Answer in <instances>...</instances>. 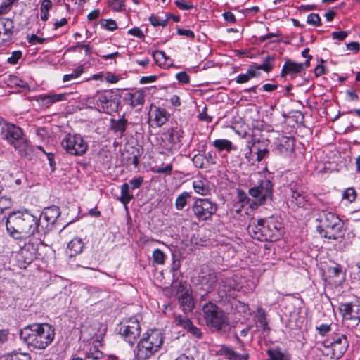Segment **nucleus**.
<instances>
[{"mask_svg": "<svg viewBox=\"0 0 360 360\" xmlns=\"http://www.w3.org/2000/svg\"><path fill=\"white\" fill-rule=\"evenodd\" d=\"M6 228L9 236L20 240L47 232L40 224V219L27 210L9 213L6 219Z\"/></svg>", "mask_w": 360, "mask_h": 360, "instance_id": "nucleus-1", "label": "nucleus"}, {"mask_svg": "<svg viewBox=\"0 0 360 360\" xmlns=\"http://www.w3.org/2000/svg\"><path fill=\"white\" fill-rule=\"evenodd\" d=\"M55 328L48 323H34L25 326L20 330V340L29 348L44 349L55 338Z\"/></svg>", "mask_w": 360, "mask_h": 360, "instance_id": "nucleus-2", "label": "nucleus"}, {"mask_svg": "<svg viewBox=\"0 0 360 360\" xmlns=\"http://www.w3.org/2000/svg\"><path fill=\"white\" fill-rule=\"evenodd\" d=\"M283 224L278 217L257 219L252 217L248 227L249 234L254 239L260 241H276L282 236Z\"/></svg>", "mask_w": 360, "mask_h": 360, "instance_id": "nucleus-3", "label": "nucleus"}, {"mask_svg": "<svg viewBox=\"0 0 360 360\" xmlns=\"http://www.w3.org/2000/svg\"><path fill=\"white\" fill-rule=\"evenodd\" d=\"M316 216V221L319 223L316 231L322 238L334 240L345 238L347 229L338 215L328 210H321Z\"/></svg>", "mask_w": 360, "mask_h": 360, "instance_id": "nucleus-4", "label": "nucleus"}, {"mask_svg": "<svg viewBox=\"0 0 360 360\" xmlns=\"http://www.w3.org/2000/svg\"><path fill=\"white\" fill-rule=\"evenodd\" d=\"M165 340L159 329H151L143 333L134 349L136 360H146L159 352Z\"/></svg>", "mask_w": 360, "mask_h": 360, "instance_id": "nucleus-5", "label": "nucleus"}, {"mask_svg": "<svg viewBox=\"0 0 360 360\" xmlns=\"http://www.w3.org/2000/svg\"><path fill=\"white\" fill-rule=\"evenodd\" d=\"M202 316L212 332H220L229 325L226 314L212 302L208 301L202 304Z\"/></svg>", "mask_w": 360, "mask_h": 360, "instance_id": "nucleus-6", "label": "nucleus"}, {"mask_svg": "<svg viewBox=\"0 0 360 360\" xmlns=\"http://www.w3.org/2000/svg\"><path fill=\"white\" fill-rule=\"evenodd\" d=\"M257 181L252 183L249 189V194L257 199L259 205L264 204L267 200H271L274 195V176L271 173L267 174H257L254 177H257Z\"/></svg>", "mask_w": 360, "mask_h": 360, "instance_id": "nucleus-7", "label": "nucleus"}, {"mask_svg": "<svg viewBox=\"0 0 360 360\" xmlns=\"http://www.w3.org/2000/svg\"><path fill=\"white\" fill-rule=\"evenodd\" d=\"M3 138L18 150L21 156L26 155V150L29 146L27 140L24 137L22 129L18 126L6 123V127H2Z\"/></svg>", "mask_w": 360, "mask_h": 360, "instance_id": "nucleus-8", "label": "nucleus"}, {"mask_svg": "<svg viewBox=\"0 0 360 360\" xmlns=\"http://www.w3.org/2000/svg\"><path fill=\"white\" fill-rule=\"evenodd\" d=\"M193 216L198 221H208L218 210V205L210 198H196L191 206Z\"/></svg>", "mask_w": 360, "mask_h": 360, "instance_id": "nucleus-9", "label": "nucleus"}, {"mask_svg": "<svg viewBox=\"0 0 360 360\" xmlns=\"http://www.w3.org/2000/svg\"><path fill=\"white\" fill-rule=\"evenodd\" d=\"M116 330L130 345H134L141 331L139 321L134 316L123 319L117 325Z\"/></svg>", "mask_w": 360, "mask_h": 360, "instance_id": "nucleus-10", "label": "nucleus"}, {"mask_svg": "<svg viewBox=\"0 0 360 360\" xmlns=\"http://www.w3.org/2000/svg\"><path fill=\"white\" fill-rule=\"evenodd\" d=\"M184 131L182 129L171 127L161 134L160 145L165 150L174 153L179 150L182 146Z\"/></svg>", "mask_w": 360, "mask_h": 360, "instance_id": "nucleus-11", "label": "nucleus"}, {"mask_svg": "<svg viewBox=\"0 0 360 360\" xmlns=\"http://www.w3.org/2000/svg\"><path fill=\"white\" fill-rule=\"evenodd\" d=\"M61 146L68 153L75 156L85 154L89 147L81 135L71 134L65 136L61 141Z\"/></svg>", "mask_w": 360, "mask_h": 360, "instance_id": "nucleus-12", "label": "nucleus"}, {"mask_svg": "<svg viewBox=\"0 0 360 360\" xmlns=\"http://www.w3.org/2000/svg\"><path fill=\"white\" fill-rule=\"evenodd\" d=\"M217 283V294L221 299L236 298L237 292L239 291L238 284L232 276L219 273Z\"/></svg>", "mask_w": 360, "mask_h": 360, "instance_id": "nucleus-13", "label": "nucleus"}, {"mask_svg": "<svg viewBox=\"0 0 360 360\" xmlns=\"http://www.w3.org/2000/svg\"><path fill=\"white\" fill-rule=\"evenodd\" d=\"M339 311L343 321H349V326L354 328L360 322V304L358 301L341 302Z\"/></svg>", "mask_w": 360, "mask_h": 360, "instance_id": "nucleus-14", "label": "nucleus"}, {"mask_svg": "<svg viewBox=\"0 0 360 360\" xmlns=\"http://www.w3.org/2000/svg\"><path fill=\"white\" fill-rule=\"evenodd\" d=\"M96 104L99 111L107 114L118 110L119 101L112 91H105L96 97Z\"/></svg>", "mask_w": 360, "mask_h": 360, "instance_id": "nucleus-15", "label": "nucleus"}, {"mask_svg": "<svg viewBox=\"0 0 360 360\" xmlns=\"http://www.w3.org/2000/svg\"><path fill=\"white\" fill-rule=\"evenodd\" d=\"M270 141L267 139H254L252 145L249 146V153L245 154V158L250 162V157L255 154L257 155L256 161L262 162L269 158Z\"/></svg>", "mask_w": 360, "mask_h": 360, "instance_id": "nucleus-16", "label": "nucleus"}, {"mask_svg": "<svg viewBox=\"0 0 360 360\" xmlns=\"http://www.w3.org/2000/svg\"><path fill=\"white\" fill-rule=\"evenodd\" d=\"M17 33L11 19L0 18V44L11 43Z\"/></svg>", "mask_w": 360, "mask_h": 360, "instance_id": "nucleus-17", "label": "nucleus"}, {"mask_svg": "<svg viewBox=\"0 0 360 360\" xmlns=\"http://www.w3.org/2000/svg\"><path fill=\"white\" fill-rule=\"evenodd\" d=\"M219 277V273L214 271H210L207 274L200 276V283L205 290V293L201 295L200 302L205 300V296L215 289Z\"/></svg>", "mask_w": 360, "mask_h": 360, "instance_id": "nucleus-18", "label": "nucleus"}, {"mask_svg": "<svg viewBox=\"0 0 360 360\" xmlns=\"http://www.w3.org/2000/svg\"><path fill=\"white\" fill-rule=\"evenodd\" d=\"M288 188L291 192V202L295 203L298 207H304L306 205L307 199L301 181L300 179L292 181L289 184Z\"/></svg>", "mask_w": 360, "mask_h": 360, "instance_id": "nucleus-19", "label": "nucleus"}, {"mask_svg": "<svg viewBox=\"0 0 360 360\" xmlns=\"http://www.w3.org/2000/svg\"><path fill=\"white\" fill-rule=\"evenodd\" d=\"M146 91L143 90H131L123 94L122 101L125 105L131 108L142 106L145 102Z\"/></svg>", "mask_w": 360, "mask_h": 360, "instance_id": "nucleus-20", "label": "nucleus"}, {"mask_svg": "<svg viewBox=\"0 0 360 360\" xmlns=\"http://www.w3.org/2000/svg\"><path fill=\"white\" fill-rule=\"evenodd\" d=\"M325 280H328L330 283L334 285H340L345 279V274L343 273L341 265L334 264L333 266H328L324 271Z\"/></svg>", "mask_w": 360, "mask_h": 360, "instance_id": "nucleus-21", "label": "nucleus"}, {"mask_svg": "<svg viewBox=\"0 0 360 360\" xmlns=\"http://www.w3.org/2000/svg\"><path fill=\"white\" fill-rule=\"evenodd\" d=\"M60 216V207L56 205H52L45 207L41 212L39 219H40V221L41 219L45 220L47 222L46 229L50 230L51 228H49V226H52Z\"/></svg>", "mask_w": 360, "mask_h": 360, "instance_id": "nucleus-22", "label": "nucleus"}, {"mask_svg": "<svg viewBox=\"0 0 360 360\" xmlns=\"http://www.w3.org/2000/svg\"><path fill=\"white\" fill-rule=\"evenodd\" d=\"M304 70V64L295 63L291 59L288 58L285 60V63L281 72L282 77H286L290 75L292 78L295 77L298 74Z\"/></svg>", "mask_w": 360, "mask_h": 360, "instance_id": "nucleus-23", "label": "nucleus"}, {"mask_svg": "<svg viewBox=\"0 0 360 360\" xmlns=\"http://www.w3.org/2000/svg\"><path fill=\"white\" fill-rule=\"evenodd\" d=\"M36 252L37 249L32 243H25L21 248L18 257V261L23 262L25 264L24 268L26 265L31 264L36 258Z\"/></svg>", "mask_w": 360, "mask_h": 360, "instance_id": "nucleus-24", "label": "nucleus"}, {"mask_svg": "<svg viewBox=\"0 0 360 360\" xmlns=\"http://www.w3.org/2000/svg\"><path fill=\"white\" fill-rule=\"evenodd\" d=\"M149 115L158 127H161L165 124L170 116L169 113L165 108L157 107L155 105H152L150 107Z\"/></svg>", "mask_w": 360, "mask_h": 360, "instance_id": "nucleus-25", "label": "nucleus"}, {"mask_svg": "<svg viewBox=\"0 0 360 360\" xmlns=\"http://www.w3.org/2000/svg\"><path fill=\"white\" fill-rule=\"evenodd\" d=\"M295 139L288 136H282L276 146V150L279 154L289 155L295 151Z\"/></svg>", "mask_w": 360, "mask_h": 360, "instance_id": "nucleus-26", "label": "nucleus"}, {"mask_svg": "<svg viewBox=\"0 0 360 360\" xmlns=\"http://www.w3.org/2000/svg\"><path fill=\"white\" fill-rule=\"evenodd\" d=\"M66 94H52L40 95L37 98V101L41 105L46 108H49L51 105L56 102L63 101L66 100Z\"/></svg>", "mask_w": 360, "mask_h": 360, "instance_id": "nucleus-27", "label": "nucleus"}, {"mask_svg": "<svg viewBox=\"0 0 360 360\" xmlns=\"http://www.w3.org/2000/svg\"><path fill=\"white\" fill-rule=\"evenodd\" d=\"M110 123V129L114 131L115 133H119L120 137H122L127 127V120L122 115V118L119 120L111 118Z\"/></svg>", "mask_w": 360, "mask_h": 360, "instance_id": "nucleus-28", "label": "nucleus"}, {"mask_svg": "<svg viewBox=\"0 0 360 360\" xmlns=\"http://www.w3.org/2000/svg\"><path fill=\"white\" fill-rule=\"evenodd\" d=\"M212 145L218 150L219 153H221L224 150H226V152H231L232 150L235 151L237 150V147L233 146L232 142L228 139H216L213 141Z\"/></svg>", "mask_w": 360, "mask_h": 360, "instance_id": "nucleus-29", "label": "nucleus"}, {"mask_svg": "<svg viewBox=\"0 0 360 360\" xmlns=\"http://www.w3.org/2000/svg\"><path fill=\"white\" fill-rule=\"evenodd\" d=\"M266 316V311L261 306L258 307L256 310L255 317L257 318V322L262 327L263 332L269 333L271 328L269 326V321Z\"/></svg>", "mask_w": 360, "mask_h": 360, "instance_id": "nucleus-30", "label": "nucleus"}, {"mask_svg": "<svg viewBox=\"0 0 360 360\" xmlns=\"http://www.w3.org/2000/svg\"><path fill=\"white\" fill-rule=\"evenodd\" d=\"M347 340L346 335L340 333H333L330 338L323 341L322 344L324 347L330 348L338 343L342 342Z\"/></svg>", "mask_w": 360, "mask_h": 360, "instance_id": "nucleus-31", "label": "nucleus"}, {"mask_svg": "<svg viewBox=\"0 0 360 360\" xmlns=\"http://www.w3.org/2000/svg\"><path fill=\"white\" fill-rule=\"evenodd\" d=\"M191 198V193L184 191L180 193L175 200V208L177 211L184 210L188 204V200Z\"/></svg>", "mask_w": 360, "mask_h": 360, "instance_id": "nucleus-32", "label": "nucleus"}, {"mask_svg": "<svg viewBox=\"0 0 360 360\" xmlns=\"http://www.w3.org/2000/svg\"><path fill=\"white\" fill-rule=\"evenodd\" d=\"M269 358L266 360H290L289 354L283 353L280 347L269 349L266 351Z\"/></svg>", "mask_w": 360, "mask_h": 360, "instance_id": "nucleus-33", "label": "nucleus"}, {"mask_svg": "<svg viewBox=\"0 0 360 360\" xmlns=\"http://www.w3.org/2000/svg\"><path fill=\"white\" fill-rule=\"evenodd\" d=\"M84 243L79 238H75L69 242L68 248L70 251V256L73 257L79 254L83 249Z\"/></svg>", "mask_w": 360, "mask_h": 360, "instance_id": "nucleus-34", "label": "nucleus"}, {"mask_svg": "<svg viewBox=\"0 0 360 360\" xmlns=\"http://www.w3.org/2000/svg\"><path fill=\"white\" fill-rule=\"evenodd\" d=\"M134 198L133 194L130 193L129 185L128 183H124L121 186V195L119 200L127 208V205Z\"/></svg>", "mask_w": 360, "mask_h": 360, "instance_id": "nucleus-35", "label": "nucleus"}, {"mask_svg": "<svg viewBox=\"0 0 360 360\" xmlns=\"http://www.w3.org/2000/svg\"><path fill=\"white\" fill-rule=\"evenodd\" d=\"M0 360H31V356L28 353L13 351L1 356Z\"/></svg>", "mask_w": 360, "mask_h": 360, "instance_id": "nucleus-36", "label": "nucleus"}, {"mask_svg": "<svg viewBox=\"0 0 360 360\" xmlns=\"http://www.w3.org/2000/svg\"><path fill=\"white\" fill-rule=\"evenodd\" d=\"M193 189L195 193L202 195H207L210 193V188L207 183L202 180H195L193 182Z\"/></svg>", "mask_w": 360, "mask_h": 360, "instance_id": "nucleus-37", "label": "nucleus"}, {"mask_svg": "<svg viewBox=\"0 0 360 360\" xmlns=\"http://www.w3.org/2000/svg\"><path fill=\"white\" fill-rule=\"evenodd\" d=\"M275 59L276 57L274 55H268L263 58V63L262 64L257 65L258 67L257 68H259L260 70H264L267 73L271 72L274 67Z\"/></svg>", "mask_w": 360, "mask_h": 360, "instance_id": "nucleus-38", "label": "nucleus"}, {"mask_svg": "<svg viewBox=\"0 0 360 360\" xmlns=\"http://www.w3.org/2000/svg\"><path fill=\"white\" fill-rule=\"evenodd\" d=\"M179 302L180 303L181 307L182 308V310L185 313L189 312L193 309L194 303L193 299L187 294L182 295L179 298Z\"/></svg>", "mask_w": 360, "mask_h": 360, "instance_id": "nucleus-39", "label": "nucleus"}, {"mask_svg": "<svg viewBox=\"0 0 360 360\" xmlns=\"http://www.w3.org/2000/svg\"><path fill=\"white\" fill-rule=\"evenodd\" d=\"M107 359L108 357H105L101 351L96 347H91L89 351L86 352L83 360H106Z\"/></svg>", "mask_w": 360, "mask_h": 360, "instance_id": "nucleus-40", "label": "nucleus"}, {"mask_svg": "<svg viewBox=\"0 0 360 360\" xmlns=\"http://www.w3.org/2000/svg\"><path fill=\"white\" fill-rule=\"evenodd\" d=\"M174 323L176 326L181 327L186 331L192 326L193 322L185 315H176L174 316Z\"/></svg>", "mask_w": 360, "mask_h": 360, "instance_id": "nucleus-41", "label": "nucleus"}, {"mask_svg": "<svg viewBox=\"0 0 360 360\" xmlns=\"http://www.w3.org/2000/svg\"><path fill=\"white\" fill-rule=\"evenodd\" d=\"M348 346L349 342L347 340H345V341H342V342L337 345H334V346L331 347L333 352V355L338 357H341L347 349Z\"/></svg>", "mask_w": 360, "mask_h": 360, "instance_id": "nucleus-42", "label": "nucleus"}, {"mask_svg": "<svg viewBox=\"0 0 360 360\" xmlns=\"http://www.w3.org/2000/svg\"><path fill=\"white\" fill-rule=\"evenodd\" d=\"M52 7V2L51 0H43L40 6L41 19L43 21H46L49 19V11Z\"/></svg>", "mask_w": 360, "mask_h": 360, "instance_id": "nucleus-43", "label": "nucleus"}, {"mask_svg": "<svg viewBox=\"0 0 360 360\" xmlns=\"http://www.w3.org/2000/svg\"><path fill=\"white\" fill-rule=\"evenodd\" d=\"M192 162L195 167L200 169L208 168L207 161L205 160V155L202 153H198L192 158Z\"/></svg>", "mask_w": 360, "mask_h": 360, "instance_id": "nucleus-44", "label": "nucleus"}, {"mask_svg": "<svg viewBox=\"0 0 360 360\" xmlns=\"http://www.w3.org/2000/svg\"><path fill=\"white\" fill-rule=\"evenodd\" d=\"M166 255L160 249L157 248L153 252V260L156 264H164Z\"/></svg>", "mask_w": 360, "mask_h": 360, "instance_id": "nucleus-45", "label": "nucleus"}, {"mask_svg": "<svg viewBox=\"0 0 360 360\" xmlns=\"http://www.w3.org/2000/svg\"><path fill=\"white\" fill-rule=\"evenodd\" d=\"M356 192L353 187L345 189L342 193V199L348 200L349 202L355 201L356 198Z\"/></svg>", "mask_w": 360, "mask_h": 360, "instance_id": "nucleus-46", "label": "nucleus"}, {"mask_svg": "<svg viewBox=\"0 0 360 360\" xmlns=\"http://www.w3.org/2000/svg\"><path fill=\"white\" fill-rule=\"evenodd\" d=\"M149 21L153 27L162 26L163 27L167 25V19H160V17L152 14L149 17Z\"/></svg>", "mask_w": 360, "mask_h": 360, "instance_id": "nucleus-47", "label": "nucleus"}, {"mask_svg": "<svg viewBox=\"0 0 360 360\" xmlns=\"http://www.w3.org/2000/svg\"><path fill=\"white\" fill-rule=\"evenodd\" d=\"M84 72V68L82 66H79L72 73L67 74L63 76V81L64 82H69L72 79H76L79 77Z\"/></svg>", "mask_w": 360, "mask_h": 360, "instance_id": "nucleus-48", "label": "nucleus"}, {"mask_svg": "<svg viewBox=\"0 0 360 360\" xmlns=\"http://www.w3.org/2000/svg\"><path fill=\"white\" fill-rule=\"evenodd\" d=\"M101 26L108 30L114 31L117 29V22L112 19H102L100 21Z\"/></svg>", "mask_w": 360, "mask_h": 360, "instance_id": "nucleus-49", "label": "nucleus"}, {"mask_svg": "<svg viewBox=\"0 0 360 360\" xmlns=\"http://www.w3.org/2000/svg\"><path fill=\"white\" fill-rule=\"evenodd\" d=\"M307 22L309 25H312L315 27H319L321 25V18L317 13H311L307 16Z\"/></svg>", "mask_w": 360, "mask_h": 360, "instance_id": "nucleus-50", "label": "nucleus"}, {"mask_svg": "<svg viewBox=\"0 0 360 360\" xmlns=\"http://www.w3.org/2000/svg\"><path fill=\"white\" fill-rule=\"evenodd\" d=\"M173 169L172 164H167L166 166L162 167L155 168L153 172L155 174H165L166 175H171Z\"/></svg>", "mask_w": 360, "mask_h": 360, "instance_id": "nucleus-51", "label": "nucleus"}, {"mask_svg": "<svg viewBox=\"0 0 360 360\" xmlns=\"http://www.w3.org/2000/svg\"><path fill=\"white\" fill-rule=\"evenodd\" d=\"M22 53L21 51H15L12 53L11 56L8 58L7 62L11 65H15L18 60L22 58Z\"/></svg>", "mask_w": 360, "mask_h": 360, "instance_id": "nucleus-52", "label": "nucleus"}, {"mask_svg": "<svg viewBox=\"0 0 360 360\" xmlns=\"http://www.w3.org/2000/svg\"><path fill=\"white\" fill-rule=\"evenodd\" d=\"M174 4L179 9L183 11H189L193 8L192 3H187L184 0H176Z\"/></svg>", "mask_w": 360, "mask_h": 360, "instance_id": "nucleus-53", "label": "nucleus"}, {"mask_svg": "<svg viewBox=\"0 0 360 360\" xmlns=\"http://www.w3.org/2000/svg\"><path fill=\"white\" fill-rule=\"evenodd\" d=\"M257 64L255 63L253 65H251L249 66V68L248 69V74L250 76V79L254 77H259L261 75V73L259 72L260 70L259 68H257Z\"/></svg>", "mask_w": 360, "mask_h": 360, "instance_id": "nucleus-54", "label": "nucleus"}, {"mask_svg": "<svg viewBox=\"0 0 360 360\" xmlns=\"http://www.w3.org/2000/svg\"><path fill=\"white\" fill-rule=\"evenodd\" d=\"M128 184H129V185L131 186V188L132 190L139 188L143 184V177L139 176L137 178H134V179L129 180Z\"/></svg>", "mask_w": 360, "mask_h": 360, "instance_id": "nucleus-55", "label": "nucleus"}, {"mask_svg": "<svg viewBox=\"0 0 360 360\" xmlns=\"http://www.w3.org/2000/svg\"><path fill=\"white\" fill-rule=\"evenodd\" d=\"M164 56V51H160V50H155L153 51V57L156 63L159 66L164 65L163 63V56Z\"/></svg>", "mask_w": 360, "mask_h": 360, "instance_id": "nucleus-56", "label": "nucleus"}, {"mask_svg": "<svg viewBox=\"0 0 360 360\" xmlns=\"http://www.w3.org/2000/svg\"><path fill=\"white\" fill-rule=\"evenodd\" d=\"M188 333H191V335L198 339H201L202 338L203 333L200 328L195 326L193 323L192 326L189 328L187 330Z\"/></svg>", "mask_w": 360, "mask_h": 360, "instance_id": "nucleus-57", "label": "nucleus"}, {"mask_svg": "<svg viewBox=\"0 0 360 360\" xmlns=\"http://www.w3.org/2000/svg\"><path fill=\"white\" fill-rule=\"evenodd\" d=\"M316 329L320 335L325 336L328 332L331 330V325L323 323L319 326H316Z\"/></svg>", "mask_w": 360, "mask_h": 360, "instance_id": "nucleus-58", "label": "nucleus"}, {"mask_svg": "<svg viewBox=\"0 0 360 360\" xmlns=\"http://www.w3.org/2000/svg\"><path fill=\"white\" fill-rule=\"evenodd\" d=\"M27 41L31 45L42 44L45 41V39L33 34L27 37Z\"/></svg>", "mask_w": 360, "mask_h": 360, "instance_id": "nucleus-59", "label": "nucleus"}, {"mask_svg": "<svg viewBox=\"0 0 360 360\" xmlns=\"http://www.w3.org/2000/svg\"><path fill=\"white\" fill-rule=\"evenodd\" d=\"M176 78L179 82L182 84H188L190 82V77L186 72H180L176 75Z\"/></svg>", "mask_w": 360, "mask_h": 360, "instance_id": "nucleus-60", "label": "nucleus"}, {"mask_svg": "<svg viewBox=\"0 0 360 360\" xmlns=\"http://www.w3.org/2000/svg\"><path fill=\"white\" fill-rule=\"evenodd\" d=\"M110 4L115 11H122L124 8V1L122 0H112Z\"/></svg>", "mask_w": 360, "mask_h": 360, "instance_id": "nucleus-61", "label": "nucleus"}, {"mask_svg": "<svg viewBox=\"0 0 360 360\" xmlns=\"http://www.w3.org/2000/svg\"><path fill=\"white\" fill-rule=\"evenodd\" d=\"M176 32L179 35L185 36L186 37L193 39L195 37L194 32L191 30H184L182 28H178Z\"/></svg>", "mask_w": 360, "mask_h": 360, "instance_id": "nucleus-62", "label": "nucleus"}, {"mask_svg": "<svg viewBox=\"0 0 360 360\" xmlns=\"http://www.w3.org/2000/svg\"><path fill=\"white\" fill-rule=\"evenodd\" d=\"M207 107L205 105L202 111L198 115V118L200 121H204L207 123H210L212 121V117L209 116L207 113Z\"/></svg>", "mask_w": 360, "mask_h": 360, "instance_id": "nucleus-63", "label": "nucleus"}, {"mask_svg": "<svg viewBox=\"0 0 360 360\" xmlns=\"http://www.w3.org/2000/svg\"><path fill=\"white\" fill-rule=\"evenodd\" d=\"M15 0H3L0 5V13H6Z\"/></svg>", "mask_w": 360, "mask_h": 360, "instance_id": "nucleus-64", "label": "nucleus"}]
</instances>
